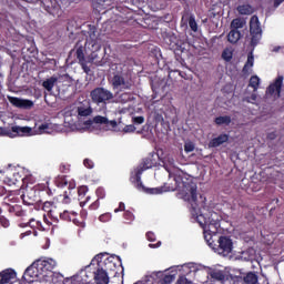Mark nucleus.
I'll list each match as a JSON object with an SVG mask.
<instances>
[{
  "label": "nucleus",
  "instance_id": "nucleus-40",
  "mask_svg": "<svg viewBox=\"0 0 284 284\" xmlns=\"http://www.w3.org/2000/svg\"><path fill=\"white\" fill-rule=\"evenodd\" d=\"M0 223H1L2 227H9V225H10V221H8V219H6V217H0Z\"/></svg>",
  "mask_w": 284,
  "mask_h": 284
},
{
  "label": "nucleus",
  "instance_id": "nucleus-38",
  "mask_svg": "<svg viewBox=\"0 0 284 284\" xmlns=\"http://www.w3.org/2000/svg\"><path fill=\"white\" fill-rule=\"evenodd\" d=\"M84 166L88 168L89 170H92V168H94V162H92V160L90 159H85Z\"/></svg>",
  "mask_w": 284,
  "mask_h": 284
},
{
  "label": "nucleus",
  "instance_id": "nucleus-46",
  "mask_svg": "<svg viewBox=\"0 0 284 284\" xmlns=\"http://www.w3.org/2000/svg\"><path fill=\"white\" fill-rule=\"evenodd\" d=\"M123 210H125V204L120 203L119 209H115L114 212H115V213H116V212H123Z\"/></svg>",
  "mask_w": 284,
  "mask_h": 284
},
{
  "label": "nucleus",
  "instance_id": "nucleus-52",
  "mask_svg": "<svg viewBox=\"0 0 284 284\" xmlns=\"http://www.w3.org/2000/svg\"><path fill=\"white\" fill-rule=\"evenodd\" d=\"M149 247H161V242H159L158 244H149Z\"/></svg>",
  "mask_w": 284,
  "mask_h": 284
},
{
  "label": "nucleus",
  "instance_id": "nucleus-1",
  "mask_svg": "<svg viewBox=\"0 0 284 284\" xmlns=\"http://www.w3.org/2000/svg\"><path fill=\"white\" fill-rule=\"evenodd\" d=\"M181 174V179L178 178V181H182L179 183L180 196L183 201H187L191 205V214L192 217L197 221V223L204 230V240L207 241V233L216 234L219 232V219H216V213H212L211 217L205 216L206 213L201 211V207H204L205 199L200 196V200L196 195V182H192L187 175Z\"/></svg>",
  "mask_w": 284,
  "mask_h": 284
},
{
  "label": "nucleus",
  "instance_id": "nucleus-3",
  "mask_svg": "<svg viewBox=\"0 0 284 284\" xmlns=\"http://www.w3.org/2000/svg\"><path fill=\"white\" fill-rule=\"evenodd\" d=\"M34 134H50V125L41 124L38 129L30 126L12 125L10 129L0 126V136H9V139H17V136H34Z\"/></svg>",
  "mask_w": 284,
  "mask_h": 284
},
{
  "label": "nucleus",
  "instance_id": "nucleus-23",
  "mask_svg": "<svg viewBox=\"0 0 284 284\" xmlns=\"http://www.w3.org/2000/svg\"><path fill=\"white\" fill-rule=\"evenodd\" d=\"M245 20L241 18H236L231 22V30H241V28L245 27Z\"/></svg>",
  "mask_w": 284,
  "mask_h": 284
},
{
  "label": "nucleus",
  "instance_id": "nucleus-7",
  "mask_svg": "<svg viewBox=\"0 0 284 284\" xmlns=\"http://www.w3.org/2000/svg\"><path fill=\"white\" fill-rule=\"evenodd\" d=\"M90 97L93 103H97L98 105L99 103H106V101H112V99H114V94L105 88L94 89L91 91Z\"/></svg>",
  "mask_w": 284,
  "mask_h": 284
},
{
  "label": "nucleus",
  "instance_id": "nucleus-17",
  "mask_svg": "<svg viewBox=\"0 0 284 284\" xmlns=\"http://www.w3.org/2000/svg\"><path fill=\"white\" fill-rule=\"evenodd\" d=\"M230 136L227 134H221L217 138L213 139L209 143V148H219L223 143H227Z\"/></svg>",
  "mask_w": 284,
  "mask_h": 284
},
{
  "label": "nucleus",
  "instance_id": "nucleus-53",
  "mask_svg": "<svg viewBox=\"0 0 284 284\" xmlns=\"http://www.w3.org/2000/svg\"><path fill=\"white\" fill-rule=\"evenodd\" d=\"M278 50H281V47H275V48L273 49V52H278Z\"/></svg>",
  "mask_w": 284,
  "mask_h": 284
},
{
  "label": "nucleus",
  "instance_id": "nucleus-31",
  "mask_svg": "<svg viewBox=\"0 0 284 284\" xmlns=\"http://www.w3.org/2000/svg\"><path fill=\"white\" fill-rule=\"evenodd\" d=\"M69 185V187L71 189V190H74V187H77V184H74V183H72V182H68V179H62L61 180V183H60V186L61 187H65V186H68Z\"/></svg>",
  "mask_w": 284,
  "mask_h": 284
},
{
  "label": "nucleus",
  "instance_id": "nucleus-43",
  "mask_svg": "<svg viewBox=\"0 0 284 284\" xmlns=\"http://www.w3.org/2000/svg\"><path fill=\"white\" fill-rule=\"evenodd\" d=\"M124 216H125L126 219H129V221H134V215H133L132 213H130V211H126V212L124 213Z\"/></svg>",
  "mask_w": 284,
  "mask_h": 284
},
{
  "label": "nucleus",
  "instance_id": "nucleus-14",
  "mask_svg": "<svg viewBox=\"0 0 284 284\" xmlns=\"http://www.w3.org/2000/svg\"><path fill=\"white\" fill-rule=\"evenodd\" d=\"M281 88H283V77H278L275 83L268 87L267 92L275 99H278V97H281Z\"/></svg>",
  "mask_w": 284,
  "mask_h": 284
},
{
  "label": "nucleus",
  "instance_id": "nucleus-5",
  "mask_svg": "<svg viewBox=\"0 0 284 284\" xmlns=\"http://www.w3.org/2000/svg\"><path fill=\"white\" fill-rule=\"evenodd\" d=\"M24 281L27 283L36 284H48L50 283V275L43 273V270L39 267V261L33 262L23 274Z\"/></svg>",
  "mask_w": 284,
  "mask_h": 284
},
{
  "label": "nucleus",
  "instance_id": "nucleus-13",
  "mask_svg": "<svg viewBox=\"0 0 284 284\" xmlns=\"http://www.w3.org/2000/svg\"><path fill=\"white\" fill-rule=\"evenodd\" d=\"M217 252L222 256H227V254H232V240L226 236H221L219 239Z\"/></svg>",
  "mask_w": 284,
  "mask_h": 284
},
{
  "label": "nucleus",
  "instance_id": "nucleus-37",
  "mask_svg": "<svg viewBox=\"0 0 284 284\" xmlns=\"http://www.w3.org/2000/svg\"><path fill=\"white\" fill-rule=\"evenodd\" d=\"M135 130H136V128L133 124H129V125L124 126L123 132L130 133V132H134Z\"/></svg>",
  "mask_w": 284,
  "mask_h": 284
},
{
  "label": "nucleus",
  "instance_id": "nucleus-50",
  "mask_svg": "<svg viewBox=\"0 0 284 284\" xmlns=\"http://www.w3.org/2000/svg\"><path fill=\"white\" fill-rule=\"evenodd\" d=\"M81 65H82L84 72L88 74V72H90V68H88V65H85L84 62H81Z\"/></svg>",
  "mask_w": 284,
  "mask_h": 284
},
{
  "label": "nucleus",
  "instance_id": "nucleus-24",
  "mask_svg": "<svg viewBox=\"0 0 284 284\" xmlns=\"http://www.w3.org/2000/svg\"><path fill=\"white\" fill-rule=\"evenodd\" d=\"M258 85H261V78H258V75L251 77L248 88H252L253 92H256V90H258Z\"/></svg>",
  "mask_w": 284,
  "mask_h": 284
},
{
  "label": "nucleus",
  "instance_id": "nucleus-28",
  "mask_svg": "<svg viewBox=\"0 0 284 284\" xmlns=\"http://www.w3.org/2000/svg\"><path fill=\"white\" fill-rule=\"evenodd\" d=\"M232 57H233L232 49H225L222 53V58L224 59V61H232Z\"/></svg>",
  "mask_w": 284,
  "mask_h": 284
},
{
  "label": "nucleus",
  "instance_id": "nucleus-29",
  "mask_svg": "<svg viewBox=\"0 0 284 284\" xmlns=\"http://www.w3.org/2000/svg\"><path fill=\"white\" fill-rule=\"evenodd\" d=\"M211 276L215 278V281H223V278H225V275L221 271H212Z\"/></svg>",
  "mask_w": 284,
  "mask_h": 284
},
{
  "label": "nucleus",
  "instance_id": "nucleus-34",
  "mask_svg": "<svg viewBox=\"0 0 284 284\" xmlns=\"http://www.w3.org/2000/svg\"><path fill=\"white\" fill-rule=\"evenodd\" d=\"M176 284H193L192 281L187 280L185 276H180L176 281Z\"/></svg>",
  "mask_w": 284,
  "mask_h": 284
},
{
  "label": "nucleus",
  "instance_id": "nucleus-26",
  "mask_svg": "<svg viewBox=\"0 0 284 284\" xmlns=\"http://www.w3.org/2000/svg\"><path fill=\"white\" fill-rule=\"evenodd\" d=\"M216 125H230L232 123V118L230 115L219 116L215 119Z\"/></svg>",
  "mask_w": 284,
  "mask_h": 284
},
{
  "label": "nucleus",
  "instance_id": "nucleus-55",
  "mask_svg": "<svg viewBox=\"0 0 284 284\" xmlns=\"http://www.w3.org/2000/svg\"><path fill=\"white\" fill-rule=\"evenodd\" d=\"M268 138L274 139V134H270Z\"/></svg>",
  "mask_w": 284,
  "mask_h": 284
},
{
  "label": "nucleus",
  "instance_id": "nucleus-39",
  "mask_svg": "<svg viewBox=\"0 0 284 284\" xmlns=\"http://www.w3.org/2000/svg\"><path fill=\"white\" fill-rule=\"evenodd\" d=\"M145 121V118L143 116H135L133 118V123H138V125H141Z\"/></svg>",
  "mask_w": 284,
  "mask_h": 284
},
{
  "label": "nucleus",
  "instance_id": "nucleus-44",
  "mask_svg": "<svg viewBox=\"0 0 284 284\" xmlns=\"http://www.w3.org/2000/svg\"><path fill=\"white\" fill-rule=\"evenodd\" d=\"M109 219H110V214H103V215L100 216V221H101L102 223L108 222Z\"/></svg>",
  "mask_w": 284,
  "mask_h": 284
},
{
  "label": "nucleus",
  "instance_id": "nucleus-21",
  "mask_svg": "<svg viewBox=\"0 0 284 284\" xmlns=\"http://www.w3.org/2000/svg\"><path fill=\"white\" fill-rule=\"evenodd\" d=\"M252 68H254V54L250 53L247 57V61L243 68V72L245 74H250V72H252Z\"/></svg>",
  "mask_w": 284,
  "mask_h": 284
},
{
  "label": "nucleus",
  "instance_id": "nucleus-12",
  "mask_svg": "<svg viewBox=\"0 0 284 284\" xmlns=\"http://www.w3.org/2000/svg\"><path fill=\"white\" fill-rule=\"evenodd\" d=\"M8 101L11 103V105H14V108H20L22 110H30L34 105L32 100H26L21 98L8 97Z\"/></svg>",
  "mask_w": 284,
  "mask_h": 284
},
{
  "label": "nucleus",
  "instance_id": "nucleus-9",
  "mask_svg": "<svg viewBox=\"0 0 284 284\" xmlns=\"http://www.w3.org/2000/svg\"><path fill=\"white\" fill-rule=\"evenodd\" d=\"M111 85L113 90H130L132 88V81L123 78V75H114L111 79Z\"/></svg>",
  "mask_w": 284,
  "mask_h": 284
},
{
  "label": "nucleus",
  "instance_id": "nucleus-49",
  "mask_svg": "<svg viewBox=\"0 0 284 284\" xmlns=\"http://www.w3.org/2000/svg\"><path fill=\"white\" fill-rule=\"evenodd\" d=\"M284 0H273L274 8H278L281 3H283Z\"/></svg>",
  "mask_w": 284,
  "mask_h": 284
},
{
  "label": "nucleus",
  "instance_id": "nucleus-15",
  "mask_svg": "<svg viewBox=\"0 0 284 284\" xmlns=\"http://www.w3.org/2000/svg\"><path fill=\"white\" fill-rule=\"evenodd\" d=\"M17 278V273L12 268H8L0 273V284H12Z\"/></svg>",
  "mask_w": 284,
  "mask_h": 284
},
{
  "label": "nucleus",
  "instance_id": "nucleus-42",
  "mask_svg": "<svg viewBox=\"0 0 284 284\" xmlns=\"http://www.w3.org/2000/svg\"><path fill=\"white\" fill-rule=\"evenodd\" d=\"M100 6H110L112 0H97Z\"/></svg>",
  "mask_w": 284,
  "mask_h": 284
},
{
  "label": "nucleus",
  "instance_id": "nucleus-35",
  "mask_svg": "<svg viewBox=\"0 0 284 284\" xmlns=\"http://www.w3.org/2000/svg\"><path fill=\"white\" fill-rule=\"evenodd\" d=\"M185 152H194V144L192 142H186L184 144Z\"/></svg>",
  "mask_w": 284,
  "mask_h": 284
},
{
  "label": "nucleus",
  "instance_id": "nucleus-2",
  "mask_svg": "<svg viewBox=\"0 0 284 284\" xmlns=\"http://www.w3.org/2000/svg\"><path fill=\"white\" fill-rule=\"evenodd\" d=\"M92 114V108L90 104H81L80 106H69L64 109V124L58 125L59 132H88L94 128V123L105 125L108 130H114L116 128V121H109L108 118L98 115L93 119H89Z\"/></svg>",
  "mask_w": 284,
  "mask_h": 284
},
{
  "label": "nucleus",
  "instance_id": "nucleus-41",
  "mask_svg": "<svg viewBox=\"0 0 284 284\" xmlns=\"http://www.w3.org/2000/svg\"><path fill=\"white\" fill-rule=\"evenodd\" d=\"M85 192H88V187H87V186H81V187H79V190H78V194H79L80 196H84Z\"/></svg>",
  "mask_w": 284,
  "mask_h": 284
},
{
  "label": "nucleus",
  "instance_id": "nucleus-22",
  "mask_svg": "<svg viewBox=\"0 0 284 284\" xmlns=\"http://www.w3.org/2000/svg\"><path fill=\"white\" fill-rule=\"evenodd\" d=\"M58 79L55 77H51L47 79L42 85L44 90H48V92H52V89L54 88V83H57Z\"/></svg>",
  "mask_w": 284,
  "mask_h": 284
},
{
  "label": "nucleus",
  "instance_id": "nucleus-45",
  "mask_svg": "<svg viewBox=\"0 0 284 284\" xmlns=\"http://www.w3.org/2000/svg\"><path fill=\"white\" fill-rule=\"evenodd\" d=\"M164 283H172V281H174V277L172 275H166L163 278Z\"/></svg>",
  "mask_w": 284,
  "mask_h": 284
},
{
  "label": "nucleus",
  "instance_id": "nucleus-25",
  "mask_svg": "<svg viewBox=\"0 0 284 284\" xmlns=\"http://www.w3.org/2000/svg\"><path fill=\"white\" fill-rule=\"evenodd\" d=\"M243 283L245 284H256L258 283V277L254 273H248L243 277Z\"/></svg>",
  "mask_w": 284,
  "mask_h": 284
},
{
  "label": "nucleus",
  "instance_id": "nucleus-4",
  "mask_svg": "<svg viewBox=\"0 0 284 284\" xmlns=\"http://www.w3.org/2000/svg\"><path fill=\"white\" fill-rule=\"evenodd\" d=\"M154 165H156V162H153L152 159H146L143 165L135 170L138 190H140L141 192H145L146 194H163V192H174V186H161V187H154V189H146L145 186H143V183H141V174H143L145 170H150V168H154Z\"/></svg>",
  "mask_w": 284,
  "mask_h": 284
},
{
  "label": "nucleus",
  "instance_id": "nucleus-18",
  "mask_svg": "<svg viewBox=\"0 0 284 284\" xmlns=\"http://www.w3.org/2000/svg\"><path fill=\"white\" fill-rule=\"evenodd\" d=\"M98 40H99V34H97V29L91 28L87 36V43H89V45H92V48H94V45H97Z\"/></svg>",
  "mask_w": 284,
  "mask_h": 284
},
{
  "label": "nucleus",
  "instance_id": "nucleus-19",
  "mask_svg": "<svg viewBox=\"0 0 284 284\" xmlns=\"http://www.w3.org/2000/svg\"><path fill=\"white\" fill-rule=\"evenodd\" d=\"M241 40V31L231 29V31L227 34V41L230 43H239Z\"/></svg>",
  "mask_w": 284,
  "mask_h": 284
},
{
  "label": "nucleus",
  "instance_id": "nucleus-47",
  "mask_svg": "<svg viewBox=\"0 0 284 284\" xmlns=\"http://www.w3.org/2000/svg\"><path fill=\"white\" fill-rule=\"evenodd\" d=\"M146 239H148V241H154L155 240L154 233H152V232L146 233Z\"/></svg>",
  "mask_w": 284,
  "mask_h": 284
},
{
  "label": "nucleus",
  "instance_id": "nucleus-54",
  "mask_svg": "<svg viewBox=\"0 0 284 284\" xmlns=\"http://www.w3.org/2000/svg\"><path fill=\"white\" fill-rule=\"evenodd\" d=\"M184 267H187L186 265L184 266H178V270H184Z\"/></svg>",
  "mask_w": 284,
  "mask_h": 284
},
{
  "label": "nucleus",
  "instance_id": "nucleus-51",
  "mask_svg": "<svg viewBox=\"0 0 284 284\" xmlns=\"http://www.w3.org/2000/svg\"><path fill=\"white\" fill-rule=\"evenodd\" d=\"M153 276H158L159 278H161V276H163V272L161 271L154 272Z\"/></svg>",
  "mask_w": 284,
  "mask_h": 284
},
{
  "label": "nucleus",
  "instance_id": "nucleus-33",
  "mask_svg": "<svg viewBox=\"0 0 284 284\" xmlns=\"http://www.w3.org/2000/svg\"><path fill=\"white\" fill-rule=\"evenodd\" d=\"M119 103H128L130 101V95L128 93H122L118 98Z\"/></svg>",
  "mask_w": 284,
  "mask_h": 284
},
{
  "label": "nucleus",
  "instance_id": "nucleus-32",
  "mask_svg": "<svg viewBox=\"0 0 284 284\" xmlns=\"http://www.w3.org/2000/svg\"><path fill=\"white\" fill-rule=\"evenodd\" d=\"M206 235H207V240H205V241H206L207 245L210 247H214V240H213L214 233L209 232V233H206Z\"/></svg>",
  "mask_w": 284,
  "mask_h": 284
},
{
  "label": "nucleus",
  "instance_id": "nucleus-48",
  "mask_svg": "<svg viewBox=\"0 0 284 284\" xmlns=\"http://www.w3.org/2000/svg\"><path fill=\"white\" fill-rule=\"evenodd\" d=\"M97 53L95 52H93V53H91V55H90V58H89V63H92V61H94V59H97Z\"/></svg>",
  "mask_w": 284,
  "mask_h": 284
},
{
  "label": "nucleus",
  "instance_id": "nucleus-6",
  "mask_svg": "<svg viewBox=\"0 0 284 284\" xmlns=\"http://www.w3.org/2000/svg\"><path fill=\"white\" fill-rule=\"evenodd\" d=\"M164 168L165 170L169 172V176L173 175V179L175 181V186L174 190H178L179 194H181V190L179 189V184L183 183V176H187L189 179H191L192 183H194V179H192V176L185 174L183 171H179L176 169H174V171H172V168H174V158H172V155H168L166 158H164ZM183 174V175H181ZM180 178V180H179Z\"/></svg>",
  "mask_w": 284,
  "mask_h": 284
},
{
  "label": "nucleus",
  "instance_id": "nucleus-10",
  "mask_svg": "<svg viewBox=\"0 0 284 284\" xmlns=\"http://www.w3.org/2000/svg\"><path fill=\"white\" fill-rule=\"evenodd\" d=\"M94 261H98L99 267L103 268L105 272H114V270H116L114 257L103 258V255H97Z\"/></svg>",
  "mask_w": 284,
  "mask_h": 284
},
{
  "label": "nucleus",
  "instance_id": "nucleus-20",
  "mask_svg": "<svg viewBox=\"0 0 284 284\" xmlns=\"http://www.w3.org/2000/svg\"><path fill=\"white\" fill-rule=\"evenodd\" d=\"M237 12L242 16L254 14V8L250 4H241L237 7Z\"/></svg>",
  "mask_w": 284,
  "mask_h": 284
},
{
  "label": "nucleus",
  "instance_id": "nucleus-27",
  "mask_svg": "<svg viewBox=\"0 0 284 284\" xmlns=\"http://www.w3.org/2000/svg\"><path fill=\"white\" fill-rule=\"evenodd\" d=\"M258 100V95L256 94V92L252 93L251 95H246L244 97V101H246V103H256V101Z\"/></svg>",
  "mask_w": 284,
  "mask_h": 284
},
{
  "label": "nucleus",
  "instance_id": "nucleus-30",
  "mask_svg": "<svg viewBox=\"0 0 284 284\" xmlns=\"http://www.w3.org/2000/svg\"><path fill=\"white\" fill-rule=\"evenodd\" d=\"M189 26L191 30H193V32H196V30H199V26L196 24V20L194 19V17H190Z\"/></svg>",
  "mask_w": 284,
  "mask_h": 284
},
{
  "label": "nucleus",
  "instance_id": "nucleus-16",
  "mask_svg": "<svg viewBox=\"0 0 284 284\" xmlns=\"http://www.w3.org/2000/svg\"><path fill=\"white\" fill-rule=\"evenodd\" d=\"M94 283L95 284H108L110 283V276H108V272H105V270L99 267L95 272H94Z\"/></svg>",
  "mask_w": 284,
  "mask_h": 284
},
{
  "label": "nucleus",
  "instance_id": "nucleus-36",
  "mask_svg": "<svg viewBox=\"0 0 284 284\" xmlns=\"http://www.w3.org/2000/svg\"><path fill=\"white\" fill-rule=\"evenodd\" d=\"M77 57H78V59H79V62H80V63H83V61H84L83 49L79 48V49L77 50Z\"/></svg>",
  "mask_w": 284,
  "mask_h": 284
},
{
  "label": "nucleus",
  "instance_id": "nucleus-8",
  "mask_svg": "<svg viewBox=\"0 0 284 284\" xmlns=\"http://www.w3.org/2000/svg\"><path fill=\"white\" fill-rule=\"evenodd\" d=\"M250 32L252 34L251 43L256 45L261 41V22H258V17L256 16L251 18Z\"/></svg>",
  "mask_w": 284,
  "mask_h": 284
},
{
  "label": "nucleus",
  "instance_id": "nucleus-11",
  "mask_svg": "<svg viewBox=\"0 0 284 284\" xmlns=\"http://www.w3.org/2000/svg\"><path fill=\"white\" fill-rule=\"evenodd\" d=\"M39 267L42 270L43 274H47L52 277V270L57 268V260L54 258H47V260H38Z\"/></svg>",
  "mask_w": 284,
  "mask_h": 284
}]
</instances>
